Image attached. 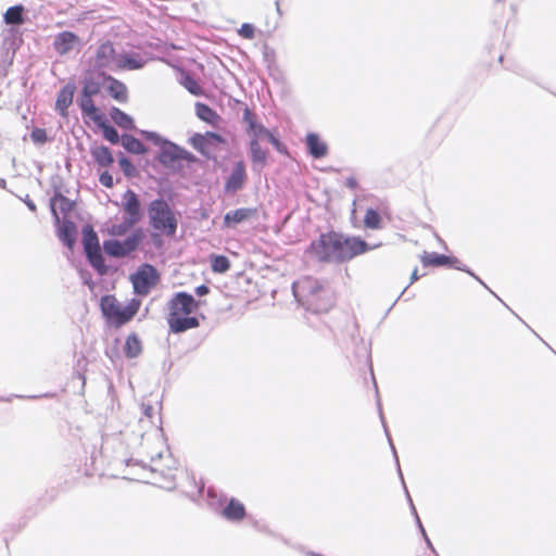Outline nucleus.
Instances as JSON below:
<instances>
[{
    "label": "nucleus",
    "instance_id": "obj_1",
    "mask_svg": "<svg viewBox=\"0 0 556 556\" xmlns=\"http://www.w3.org/2000/svg\"><path fill=\"white\" fill-rule=\"evenodd\" d=\"M374 248L359 238L329 232L314 240L308 251L321 262H344Z\"/></svg>",
    "mask_w": 556,
    "mask_h": 556
},
{
    "label": "nucleus",
    "instance_id": "obj_2",
    "mask_svg": "<svg viewBox=\"0 0 556 556\" xmlns=\"http://www.w3.org/2000/svg\"><path fill=\"white\" fill-rule=\"evenodd\" d=\"M292 291L298 302L314 313L327 312L332 304L331 291L311 277L294 282Z\"/></svg>",
    "mask_w": 556,
    "mask_h": 556
},
{
    "label": "nucleus",
    "instance_id": "obj_3",
    "mask_svg": "<svg viewBox=\"0 0 556 556\" xmlns=\"http://www.w3.org/2000/svg\"><path fill=\"white\" fill-rule=\"evenodd\" d=\"M148 216L149 223L154 230L168 237L176 233L178 220L166 201L162 199L153 200L149 204Z\"/></svg>",
    "mask_w": 556,
    "mask_h": 556
},
{
    "label": "nucleus",
    "instance_id": "obj_4",
    "mask_svg": "<svg viewBox=\"0 0 556 556\" xmlns=\"http://www.w3.org/2000/svg\"><path fill=\"white\" fill-rule=\"evenodd\" d=\"M140 302L131 300L124 304L113 295H105L101 299V311L110 324L119 327L128 323L138 312Z\"/></svg>",
    "mask_w": 556,
    "mask_h": 556
},
{
    "label": "nucleus",
    "instance_id": "obj_5",
    "mask_svg": "<svg viewBox=\"0 0 556 556\" xmlns=\"http://www.w3.org/2000/svg\"><path fill=\"white\" fill-rule=\"evenodd\" d=\"M143 239L140 229L135 230L125 240L110 239L103 242L104 252L113 257H125L137 250Z\"/></svg>",
    "mask_w": 556,
    "mask_h": 556
},
{
    "label": "nucleus",
    "instance_id": "obj_6",
    "mask_svg": "<svg viewBox=\"0 0 556 556\" xmlns=\"http://www.w3.org/2000/svg\"><path fill=\"white\" fill-rule=\"evenodd\" d=\"M83 244L91 266L96 268L100 274L105 273L106 267L101 254L98 235L89 226H86L83 229Z\"/></svg>",
    "mask_w": 556,
    "mask_h": 556
},
{
    "label": "nucleus",
    "instance_id": "obj_7",
    "mask_svg": "<svg viewBox=\"0 0 556 556\" xmlns=\"http://www.w3.org/2000/svg\"><path fill=\"white\" fill-rule=\"evenodd\" d=\"M130 281L132 283L135 293L141 296H146L157 283L159 274L153 266L143 264L137 269L136 273L130 275Z\"/></svg>",
    "mask_w": 556,
    "mask_h": 556
},
{
    "label": "nucleus",
    "instance_id": "obj_8",
    "mask_svg": "<svg viewBox=\"0 0 556 556\" xmlns=\"http://www.w3.org/2000/svg\"><path fill=\"white\" fill-rule=\"evenodd\" d=\"M168 306V316L189 315L197 309L198 303L192 295L179 292L170 300Z\"/></svg>",
    "mask_w": 556,
    "mask_h": 556
},
{
    "label": "nucleus",
    "instance_id": "obj_9",
    "mask_svg": "<svg viewBox=\"0 0 556 556\" xmlns=\"http://www.w3.org/2000/svg\"><path fill=\"white\" fill-rule=\"evenodd\" d=\"M421 262L425 266H445V265L454 266L455 268H457L459 270L467 271L469 275L473 276L477 280H479L483 285V282L478 277H476L473 275V273H471L470 270L460 266L457 258L450 257L446 255H441V254H438L434 252H432V253L425 252V254L421 256Z\"/></svg>",
    "mask_w": 556,
    "mask_h": 556
},
{
    "label": "nucleus",
    "instance_id": "obj_10",
    "mask_svg": "<svg viewBox=\"0 0 556 556\" xmlns=\"http://www.w3.org/2000/svg\"><path fill=\"white\" fill-rule=\"evenodd\" d=\"M122 207L126 214V217L129 218L130 222H140L142 217L140 202L138 195L132 190L128 189L123 194Z\"/></svg>",
    "mask_w": 556,
    "mask_h": 556
},
{
    "label": "nucleus",
    "instance_id": "obj_11",
    "mask_svg": "<svg viewBox=\"0 0 556 556\" xmlns=\"http://www.w3.org/2000/svg\"><path fill=\"white\" fill-rule=\"evenodd\" d=\"M118 54L115 53L113 45L110 42L102 43L96 53V66L100 68L114 70L117 66Z\"/></svg>",
    "mask_w": 556,
    "mask_h": 556
},
{
    "label": "nucleus",
    "instance_id": "obj_12",
    "mask_svg": "<svg viewBox=\"0 0 556 556\" xmlns=\"http://www.w3.org/2000/svg\"><path fill=\"white\" fill-rule=\"evenodd\" d=\"M247 180L245 165L242 161L235 163L231 174L226 180L225 191L235 193L242 189Z\"/></svg>",
    "mask_w": 556,
    "mask_h": 556
},
{
    "label": "nucleus",
    "instance_id": "obj_13",
    "mask_svg": "<svg viewBox=\"0 0 556 556\" xmlns=\"http://www.w3.org/2000/svg\"><path fill=\"white\" fill-rule=\"evenodd\" d=\"M80 45V39L72 31H62L54 37L53 47L54 50L65 55L71 53L75 48Z\"/></svg>",
    "mask_w": 556,
    "mask_h": 556
},
{
    "label": "nucleus",
    "instance_id": "obj_14",
    "mask_svg": "<svg viewBox=\"0 0 556 556\" xmlns=\"http://www.w3.org/2000/svg\"><path fill=\"white\" fill-rule=\"evenodd\" d=\"M243 123L247 124V134L251 140L260 141L269 136V130L256 121L255 115L248 108L243 112Z\"/></svg>",
    "mask_w": 556,
    "mask_h": 556
},
{
    "label": "nucleus",
    "instance_id": "obj_15",
    "mask_svg": "<svg viewBox=\"0 0 556 556\" xmlns=\"http://www.w3.org/2000/svg\"><path fill=\"white\" fill-rule=\"evenodd\" d=\"M256 213L255 208L241 207L233 211H229L224 216L225 227H235L251 219Z\"/></svg>",
    "mask_w": 556,
    "mask_h": 556
},
{
    "label": "nucleus",
    "instance_id": "obj_16",
    "mask_svg": "<svg viewBox=\"0 0 556 556\" xmlns=\"http://www.w3.org/2000/svg\"><path fill=\"white\" fill-rule=\"evenodd\" d=\"M167 321L173 332L179 333L199 326L195 317L188 315L168 316Z\"/></svg>",
    "mask_w": 556,
    "mask_h": 556
},
{
    "label": "nucleus",
    "instance_id": "obj_17",
    "mask_svg": "<svg viewBox=\"0 0 556 556\" xmlns=\"http://www.w3.org/2000/svg\"><path fill=\"white\" fill-rule=\"evenodd\" d=\"M306 146L314 159H321L328 153V146L317 134L311 132L306 136Z\"/></svg>",
    "mask_w": 556,
    "mask_h": 556
},
{
    "label": "nucleus",
    "instance_id": "obj_18",
    "mask_svg": "<svg viewBox=\"0 0 556 556\" xmlns=\"http://www.w3.org/2000/svg\"><path fill=\"white\" fill-rule=\"evenodd\" d=\"M146 64V60L138 53H122L118 54L116 68L123 70H139Z\"/></svg>",
    "mask_w": 556,
    "mask_h": 556
},
{
    "label": "nucleus",
    "instance_id": "obj_19",
    "mask_svg": "<svg viewBox=\"0 0 556 556\" xmlns=\"http://www.w3.org/2000/svg\"><path fill=\"white\" fill-rule=\"evenodd\" d=\"M184 150L178 146L166 141L161 147L160 161L163 164H169L182 157Z\"/></svg>",
    "mask_w": 556,
    "mask_h": 556
},
{
    "label": "nucleus",
    "instance_id": "obj_20",
    "mask_svg": "<svg viewBox=\"0 0 556 556\" xmlns=\"http://www.w3.org/2000/svg\"><path fill=\"white\" fill-rule=\"evenodd\" d=\"M76 227L71 220H63L58 229L59 239L68 248L72 249L75 242Z\"/></svg>",
    "mask_w": 556,
    "mask_h": 556
},
{
    "label": "nucleus",
    "instance_id": "obj_21",
    "mask_svg": "<svg viewBox=\"0 0 556 556\" xmlns=\"http://www.w3.org/2000/svg\"><path fill=\"white\" fill-rule=\"evenodd\" d=\"M90 154L93 157L94 162L101 167H109L114 162L110 149L105 146L91 147Z\"/></svg>",
    "mask_w": 556,
    "mask_h": 556
},
{
    "label": "nucleus",
    "instance_id": "obj_22",
    "mask_svg": "<svg viewBox=\"0 0 556 556\" xmlns=\"http://www.w3.org/2000/svg\"><path fill=\"white\" fill-rule=\"evenodd\" d=\"M163 457V454L162 453H159L157 454V457L154 458L152 457L151 458V472L153 473H156L159 472L160 476L164 479V482H161L156 477L153 479V483H159L161 486L163 488H166V489H172L174 486L173 484V481H174V475L172 473V471H167L165 472L164 470H162L161 468H159L157 466V460L161 459Z\"/></svg>",
    "mask_w": 556,
    "mask_h": 556
},
{
    "label": "nucleus",
    "instance_id": "obj_23",
    "mask_svg": "<svg viewBox=\"0 0 556 556\" xmlns=\"http://www.w3.org/2000/svg\"><path fill=\"white\" fill-rule=\"evenodd\" d=\"M73 97H74V89L71 86H65L59 92L58 99L55 102V109L62 116H66L67 108L72 104Z\"/></svg>",
    "mask_w": 556,
    "mask_h": 556
},
{
    "label": "nucleus",
    "instance_id": "obj_24",
    "mask_svg": "<svg viewBox=\"0 0 556 556\" xmlns=\"http://www.w3.org/2000/svg\"><path fill=\"white\" fill-rule=\"evenodd\" d=\"M223 515L226 519L231 521L241 520L245 516V508L241 502L231 498L228 505L224 508Z\"/></svg>",
    "mask_w": 556,
    "mask_h": 556
},
{
    "label": "nucleus",
    "instance_id": "obj_25",
    "mask_svg": "<svg viewBox=\"0 0 556 556\" xmlns=\"http://www.w3.org/2000/svg\"><path fill=\"white\" fill-rule=\"evenodd\" d=\"M80 109L83 114L92 119L94 123H100L103 116L99 114L97 106L92 101V97H80Z\"/></svg>",
    "mask_w": 556,
    "mask_h": 556
},
{
    "label": "nucleus",
    "instance_id": "obj_26",
    "mask_svg": "<svg viewBox=\"0 0 556 556\" xmlns=\"http://www.w3.org/2000/svg\"><path fill=\"white\" fill-rule=\"evenodd\" d=\"M110 116H111L112 121L121 128H124V129H134L135 128L132 117L129 116L128 114H126L125 112L121 111L117 108H112V110L110 111Z\"/></svg>",
    "mask_w": 556,
    "mask_h": 556
},
{
    "label": "nucleus",
    "instance_id": "obj_27",
    "mask_svg": "<svg viewBox=\"0 0 556 556\" xmlns=\"http://www.w3.org/2000/svg\"><path fill=\"white\" fill-rule=\"evenodd\" d=\"M108 83H109L108 90H109L110 94L117 101L125 102L127 100L126 86L123 83H121L112 77L108 78Z\"/></svg>",
    "mask_w": 556,
    "mask_h": 556
},
{
    "label": "nucleus",
    "instance_id": "obj_28",
    "mask_svg": "<svg viewBox=\"0 0 556 556\" xmlns=\"http://www.w3.org/2000/svg\"><path fill=\"white\" fill-rule=\"evenodd\" d=\"M121 142H122V146L124 147V149L130 153H134V154L146 153V148L142 144V142L132 136L124 135L121 138Z\"/></svg>",
    "mask_w": 556,
    "mask_h": 556
},
{
    "label": "nucleus",
    "instance_id": "obj_29",
    "mask_svg": "<svg viewBox=\"0 0 556 556\" xmlns=\"http://www.w3.org/2000/svg\"><path fill=\"white\" fill-rule=\"evenodd\" d=\"M72 206H73V202L71 200H68L67 198H65L62 194L55 195L51 202V211L55 218V222L60 223V217L56 213V207L60 208L62 212H67V211L72 210Z\"/></svg>",
    "mask_w": 556,
    "mask_h": 556
},
{
    "label": "nucleus",
    "instance_id": "obj_30",
    "mask_svg": "<svg viewBox=\"0 0 556 556\" xmlns=\"http://www.w3.org/2000/svg\"><path fill=\"white\" fill-rule=\"evenodd\" d=\"M23 11L22 5L11 7L4 13V21L7 24L20 25L23 23Z\"/></svg>",
    "mask_w": 556,
    "mask_h": 556
},
{
    "label": "nucleus",
    "instance_id": "obj_31",
    "mask_svg": "<svg viewBox=\"0 0 556 556\" xmlns=\"http://www.w3.org/2000/svg\"><path fill=\"white\" fill-rule=\"evenodd\" d=\"M250 155L252 162L256 164L263 165L266 161L267 153L260 146V141L250 140Z\"/></svg>",
    "mask_w": 556,
    "mask_h": 556
},
{
    "label": "nucleus",
    "instance_id": "obj_32",
    "mask_svg": "<svg viewBox=\"0 0 556 556\" xmlns=\"http://www.w3.org/2000/svg\"><path fill=\"white\" fill-rule=\"evenodd\" d=\"M125 353L130 358L137 357L141 353V342L135 334L127 337Z\"/></svg>",
    "mask_w": 556,
    "mask_h": 556
},
{
    "label": "nucleus",
    "instance_id": "obj_33",
    "mask_svg": "<svg viewBox=\"0 0 556 556\" xmlns=\"http://www.w3.org/2000/svg\"><path fill=\"white\" fill-rule=\"evenodd\" d=\"M211 267L214 273H226L230 267L229 260L224 255H213L211 257Z\"/></svg>",
    "mask_w": 556,
    "mask_h": 556
},
{
    "label": "nucleus",
    "instance_id": "obj_34",
    "mask_svg": "<svg viewBox=\"0 0 556 556\" xmlns=\"http://www.w3.org/2000/svg\"><path fill=\"white\" fill-rule=\"evenodd\" d=\"M136 224V222H130L129 218L125 217L122 223L112 225L109 231L114 237H122Z\"/></svg>",
    "mask_w": 556,
    "mask_h": 556
},
{
    "label": "nucleus",
    "instance_id": "obj_35",
    "mask_svg": "<svg viewBox=\"0 0 556 556\" xmlns=\"http://www.w3.org/2000/svg\"><path fill=\"white\" fill-rule=\"evenodd\" d=\"M364 223L367 228L379 229L381 227V217L377 211L369 208L366 212Z\"/></svg>",
    "mask_w": 556,
    "mask_h": 556
},
{
    "label": "nucleus",
    "instance_id": "obj_36",
    "mask_svg": "<svg viewBox=\"0 0 556 556\" xmlns=\"http://www.w3.org/2000/svg\"><path fill=\"white\" fill-rule=\"evenodd\" d=\"M97 124L102 128L103 137L108 141H110L113 144L118 143L119 136H118L116 129L113 126L105 124L103 118H101V122L97 123Z\"/></svg>",
    "mask_w": 556,
    "mask_h": 556
},
{
    "label": "nucleus",
    "instance_id": "obj_37",
    "mask_svg": "<svg viewBox=\"0 0 556 556\" xmlns=\"http://www.w3.org/2000/svg\"><path fill=\"white\" fill-rule=\"evenodd\" d=\"M195 112L199 118L208 123L213 122V119L216 117L215 112L203 103H197Z\"/></svg>",
    "mask_w": 556,
    "mask_h": 556
},
{
    "label": "nucleus",
    "instance_id": "obj_38",
    "mask_svg": "<svg viewBox=\"0 0 556 556\" xmlns=\"http://www.w3.org/2000/svg\"><path fill=\"white\" fill-rule=\"evenodd\" d=\"M99 92V85L97 83L87 80L85 81L81 96L92 97Z\"/></svg>",
    "mask_w": 556,
    "mask_h": 556
},
{
    "label": "nucleus",
    "instance_id": "obj_39",
    "mask_svg": "<svg viewBox=\"0 0 556 556\" xmlns=\"http://www.w3.org/2000/svg\"><path fill=\"white\" fill-rule=\"evenodd\" d=\"M238 34L245 39H253L255 36V28L253 25L244 23L238 30Z\"/></svg>",
    "mask_w": 556,
    "mask_h": 556
},
{
    "label": "nucleus",
    "instance_id": "obj_40",
    "mask_svg": "<svg viewBox=\"0 0 556 556\" xmlns=\"http://www.w3.org/2000/svg\"><path fill=\"white\" fill-rule=\"evenodd\" d=\"M31 140L35 142V143H39V144H42L47 141V132L45 129L42 128H35L33 131H31Z\"/></svg>",
    "mask_w": 556,
    "mask_h": 556
},
{
    "label": "nucleus",
    "instance_id": "obj_41",
    "mask_svg": "<svg viewBox=\"0 0 556 556\" xmlns=\"http://www.w3.org/2000/svg\"><path fill=\"white\" fill-rule=\"evenodd\" d=\"M141 134L146 137L147 140L153 142L155 146H159L160 148L164 142L167 140H164L159 134L153 131H141Z\"/></svg>",
    "mask_w": 556,
    "mask_h": 556
},
{
    "label": "nucleus",
    "instance_id": "obj_42",
    "mask_svg": "<svg viewBox=\"0 0 556 556\" xmlns=\"http://www.w3.org/2000/svg\"><path fill=\"white\" fill-rule=\"evenodd\" d=\"M118 163H119L121 168L125 173V175L130 176L132 174L134 166H132L131 162L128 159L121 157Z\"/></svg>",
    "mask_w": 556,
    "mask_h": 556
},
{
    "label": "nucleus",
    "instance_id": "obj_43",
    "mask_svg": "<svg viewBox=\"0 0 556 556\" xmlns=\"http://www.w3.org/2000/svg\"><path fill=\"white\" fill-rule=\"evenodd\" d=\"M99 181L101 182L102 186H104L106 188H111L114 185L113 177L108 172H104L100 175Z\"/></svg>",
    "mask_w": 556,
    "mask_h": 556
},
{
    "label": "nucleus",
    "instance_id": "obj_44",
    "mask_svg": "<svg viewBox=\"0 0 556 556\" xmlns=\"http://www.w3.org/2000/svg\"><path fill=\"white\" fill-rule=\"evenodd\" d=\"M186 87L193 94H199V92H200L199 85L190 78H187Z\"/></svg>",
    "mask_w": 556,
    "mask_h": 556
},
{
    "label": "nucleus",
    "instance_id": "obj_45",
    "mask_svg": "<svg viewBox=\"0 0 556 556\" xmlns=\"http://www.w3.org/2000/svg\"><path fill=\"white\" fill-rule=\"evenodd\" d=\"M208 293V288L205 285H201L195 288V294L199 296H203Z\"/></svg>",
    "mask_w": 556,
    "mask_h": 556
},
{
    "label": "nucleus",
    "instance_id": "obj_46",
    "mask_svg": "<svg viewBox=\"0 0 556 556\" xmlns=\"http://www.w3.org/2000/svg\"><path fill=\"white\" fill-rule=\"evenodd\" d=\"M265 139H267L275 147L279 146L278 139L270 131H269V136H266Z\"/></svg>",
    "mask_w": 556,
    "mask_h": 556
},
{
    "label": "nucleus",
    "instance_id": "obj_47",
    "mask_svg": "<svg viewBox=\"0 0 556 556\" xmlns=\"http://www.w3.org/2000/svg\"><path fill=\"white\" fill-rule=\"evenodd\" d=\"M25 203H26V205L28 206V208L30 211H33V212L36 211V205H35V203L31 200L27 199V200H25Z\"/></svg>",
    "mask_w": 556,
    "mask_h": 556
},
{
    "label": "nucleus",
    "instance_id": "obj_48",
    "mask_svg": "<svg viewBox=\"0 0 556 556\" xmlns=\"http://www.w3.org/2000/svg\"><path fill=\"white\" fill-rule=\"evenodd\" d=\"M419 279V276H418V270L415 269L413 273H412V276H410V283H414L415 281H417Z\"/></svg>",
    "mask_w": 556,
    "mask_h": 556
},
{
    "label": "nucleus",
    "instance_id": "obj_49",
    "mask_svg": "<svg viewBox=\"0 0 556 556\" xmlns=\"http://www.w3.org/2000/svg\"><path fill=\"white\" fill-rule=\"evenodd\" d=\"M207 136H210L211 138H213L214 140L220 142L222 141V137L217 134H214V132H208Z\"/></svg>",
    "mask_w": 556,
    "mask_h": 556
},
{
    "label": "nucleus",
    "instance_id": "obj_50",
    "mask_svg": "<svg viewBox=\"0 0 556 556\" xmlns=\"http://www.w3.org/2000/svg\"><path fill=\"white\" fill-rule=\"evenodd\" d=\"M346 186L350 187V188H354L356 186V181L354 178H349L346 180Z\"/></svg>",
    "mask_w": 556,
    "mask_h": 556
},
{
    "label": "nucleus",
    "instance_id": "obj_51",
    "mask_svg": "<svg viewBox=\"0 0 556 556\" xmlns=\"http://www.w3.org/2000/svg\"><path fill=\"white\" fill-rule=\"evenodd\" d=\"M151 412H152V407L151 406H148V407L144 408L146 416L150 417Z\"/></svg>",
    "mask_w": 556,
    "mask_h": 556
},
{
    "label": "nucleus",
    "instance_id": "obj_52",
    "mask_svg": "<svg viewBox=\"0 0 556 556\" xmlns=\"http://www.w3.org/2000/svg\"><path fill=\"white\" fill-rule=\"evenodd\" d=\"M416 518H417V521H418V523H419V527H420V530H421L422 534H424V535H426L425 530H424V527L421 526L420 520H419V518H418V516H417V515H416Z\"/></svg>",
    "mask_w": 556,
    "mask_h": 556
},
{
    "label": "nucleus",
    "instance_id": "obj_53",
    "mask_svg": "<svg viewBox=\"0 0 556 556\" xmlns=\"http://www.w3.org/2000/svg\"><path fill=\"white\" fill-rule=\"evenodd\" d=\"M390 444H391V448H392V451H393V453H394V455H395V458H397V457H396V453H395L394 445L392 444V442H391ZM396 463L399 464V459H396Z\"/></svg>",
    "mask_w": 556,
    "mask_h": 556
},
{
    "label": "nucleus",
    "instance_id": "obj_54",
    "mask_svg": "<svg viewBox=\"0 0 556 556\" xmlns=\"http://www.w3.org/2000/svg\"><path fill=\"white\" fill-rule=\"evenodd\" d=\"M407 497H408V500H409V502H410L412 509H413L414 514L416 515L415 506L412 504V500H410V497H409V495H408V494H407Z\"/></svg>",
    "mask_w": 556,
    "mask_h": 556
},
{
    "label": "nucleus",
    "instance_id": "obj_55",
    "mask_svg": "<svg viewBox=\"0 0 556 556\" xmlns=\"http://www.w3.org/2000/svg\"><path fill=\"white\" fill-rule=\"evenodd\" d=\"M380 419H381V422H382L383 428H387V425H386V422H384L383 416H382L381 414H380Z\"/></svg>",
    "mask_w": 556,
    "mask_h": 556
},
{
    "label": "nucleus",
    "instance_id": "obj_56",
    "mask_svg": "<svg viewBox=\"0 0 556 556\" xmlns=\"http://www.w3.org/2000/svg\"><path fill=\"white\" fill-rule=\"evenodd\" d=\"M380 419H381V422H382L383 428H387V425H386V422H384L383 416H382L381 414H380Z\"/></svg>",
    "mask_w": 556,
    "mask_h": 556
},
{
    "label": "nucleus",
    "instance_id": "obj_57",
    "mask_svg": "<svg viewBox=\"0 0 556 556\" xmlns=\"http://www.w3.org/2000/svg\"><path fill=\"white\" fill-rule=\"evenodd\" d=\"M380 419H381V422H382L383 428H387V425H386V422H384L383 416H382L381 414H380Z\"/></svg>",
    "mask_w": 556,
    "mask_h": 556
},
{
    "label": "nucleus",
    "instance_id": "obj_58",
    "mask_svg": "<svg viewBox=\"0 0 556 556\" xmlns=\"http://www.w3.org/2000/svg\"><path fill=\"white\" fill-rule=\"evenodd\" d=\"M380 419H381V422H382L383 428H387V425H386V422H384L383 416H382L381 414H380Z\"/></svg>",
    "mask_w": 556,
    "mask_h": 556
},
{
    "label": "nucleus",
    "instance_id": "obj_59",
    "mask_svg": "<svg viewBox=\"0 0 556 556\" xmlns=\"http://www.w3.org/2000/svg\"><path fill=\"white\" fill-rule=\"evenodd\" d=\"M384 432H386L387 439H389V442L391 443V439H390V435H389L388 429H384Z\"/></svg>",
    "mask_w": 556,
    "mask_h": 556
},
{
    "label": "nucleus",
    "instance_id": "obj_60",
    "mask_svg": "<svg viewBox=\"0 0 556 556\" xmlns=\"http://www.w3.org/2000/svg\"><path fill=\"white\" fill-rule=\"evenodd\" d=\"M384 432H386L387 439H389V442L391 443V439H390V435H389L388 429H384Z\"/></svg>",
    "mask_w": 556,
    "mask_h": 556
},
{
    "label": "nucleus",
    "instance_id": "obj_61",
    "mask_svg": "<svg viewBox=\"0 0 556 556\" xmlns=\"http://www.w3.org/2000/svg\"><path fill=\"white\" fill-rule=\"evenodd\" d=\"M384 432H386L387 439H389V442L391 443V439H390V435H389L388 429H384Z\"/></svg>",
    "mask_w": 556,
    "mask_h": 556
},
{
    "label": "nucleus",
    "instance_id": "obj_62",
    "mask_svg": "<svg viewBox=\"0 0 556 556\" xmlns=\"http://www.w3.org/2000/svg\"><path fill=\"white\" fill-rule=\"evenodd\" d=\"M399 472H401V470H400V469H399ZM400 476H401V480H402V482L404 483V477L402 476V473H400Z\"/></svg>",
    "mask_w": 556,
    "mask_h": 556
}]
</instances>
